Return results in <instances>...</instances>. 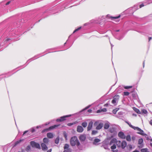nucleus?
I'll return each mask as SVG.
<instances>
[{
  "instance_id": "nucleus-1",
  "label": "nucleus",
  "mask_w": 152,
  "mask_h": 152,
  "mask_svg": "<svg viewBox=\"0 0 152 152\" xmlns=\"http://www.w3.org/2000/svg\"><path fill=\"white\" fill-rule=\"evenodd\" d=\"M70 144L73 146L76 145L78 148L80 150H82V147H80V143L76 136H74L71 137L70 140Z\"/></svg>"
},
{
  "instance_id": "nucleus-2",
  "label": "nucleus",
  "mask_w": 152,
  "mask_h": 152,
  "mask_svg": "<svg viewBox=\"0 0 152 152\" xmlns=\"http://www.w3.org/2000/svg\"><path fill=\"white\" fill-rule=\"evenodd\" d=\"M42 56H41V54H38L37 55H35L34 56V57L32 58H31L29 59V60H28L26 63L25 64L23 65L22 66H20V67H22L23 66V67H26V66L27 65L32 61L34 60V59H37V58H39L40 57Z\"/></svg>"
},
{
  "instance_id": "nucleus-3",
  "label": "nucleus",
  "mask_w": 152,
  "mask_h": 152,
  "mask_svg": "<svg viewBox=\"0 0 152 152\" xmlns=\"http://www.w3.org/2000/svg\"><path fill=\"white\" fill-rule=\"evenodd\" d=\"M10 36H14V37L12 38H7L6 40H5V41L4 42V43H6L7 42H8L11 40L14 39V40H15V41L18 40L19 39H18V38L17 39V38H16L17 37H19L20 36V35H21V34H19L18 33H17V34L14 33L12 35H11V34H10Z\"/></svg>"
},
{
  "instance_id": "nucleus-4",
  "label": "nucleus",
  "mask_w": 152,
  "mask_h": 152,
  "mask_svg": "<svg viewBox=\"0 0 152 152\" xmlns=\"http://www.w3.org/2000/svg\"><path fill=\"white\" fill-rule=\"evenodd\" d=\"M110 145L109 140L108 139L105 140L102 142V147H103L106 150H110L108 148V145Z\"/></svg>"
},
{
  "instance_id": "nucleus-5",
  "label": "nucleus",
  "mask_w": 152,
  "mask_h": 152,
  "mask_svg": "<svg viewBox=\"0 0 152 152\" xmlns=\"http://www.w3.org/2000/svg\"><path fill=\"white\" fill-rule=\"evenodd\" d=\"M71 115H64L61 117L59 118H57L56 119V121L57 122H62L66 120V118L71 117Z\"/></svg>"
},
{
  "instance_id": "nucleus-6",
  "label": "nucleus",
  "mask_w": 152,
  "mask_h": 152,
  "mask_svg": "<svg viewBox=\"0 0 152 152\" xmlns=\"http://www.w3.org/2000/svg\"><path fill=\"white\" fill-rule=\"evenodd\" d=\"M30 144L33 148H36L39 149L41 148L39 144L34 141H31L30 142Z\"/></svg>"
},
{
  "instance_id": "nucleus-7",
  "label": "nucleus",
  "mask_w": 152,
  "mask_h": 152,
  "mask_svg": "<svg viewBox=\"0 0 152 152\" xmlns=\"http://www.w3.org/2000/svg\"><path fill=\"white\" fill-rule=\"evenodd\" d=\"M134 129H134V130H137V131H139V132H137V134H140L143 136H147V134L145 133H144V131L142 130L140 128L138 127H135Z\"/></svg>"
},
{
  "instance_id": "nucleus-8",
  "label": "nucleus",
  "mask_w": 152,
  "mask_h": 152,
  "mask_svg": "<svg viewBox=\"0 0 152 152\" xmlns=\"http://www.w3.org/2000/svg\"><path fill=\"white\" fill-rule=\"evenodd\" d=\"M139 9L138 7V5H135L133 7H132L128 9H127V11H129V10H132V11L131 12L129 13L130 14H133L134 12L137 10V9Z\"/></svg>"
},
{
  "instance_id": "nucleus-9",
  "label": "nucleus",
  "mask_w": 152,
  "mask_h": 152,
  "mask_svg": "<svg viewBox=\"0 0 152 152\" xmlns=\"http://www.w3.org/2000/svg\"><path fill=\"white\" fill-rule=\"evenodd\" d=\"M119 98V95H116L115 96L112 101V103L115 105L117 104L118 100Z\"/></svg>"
},
{
  "instance_id": "nucleus-10",
  "label": "nucleus",
  "mask_w": 152,
  "mask_h": 152,
  "mask_svg": "<svg viewBox=\"0 0 152 152\" xmlns=\"http://www.w3.org/2000/svg\"><path fill=\"white\" fill-rule=\"evenodd\" d=\"M118 135V137L121 139H125L126 138V136L125 135L124 133L122 132H119Z\"/></svg>"
},
{
  "instance_id": "nucleus-11",
  "label": "nucleus",
  "mask_w": 152,
  "mask_h": 152,
  "mask_svg": "<svg viewBox=\"0 0 152 152\" xmlns=\"http://www.w3.org/2000/svg\"><path fill=\"white\" fill-rule=\"evenodd\" d=\"M24 22V20L23 19L20 20L18 21L16 23V27L18 28L20 27L22 24L23 22Z\"/></svg>"
},
{
  "instance_id": "nucleus-12",
  "label": "nucleus",
  "mask_w": 152,
  "mask_h": 152,
  "mask_svg": "<svg viewBox=\"0 0 152 152\" xmlns=\"http://www.w3.org/2000/svg\"><path fill=\"white\" fill-rule=\"evenodd\" d=\"M91 106L90 105H89L88 106H87L85 108L83 109L82 110L80 111L79 112L76 113V115H80V113H82V112H83L85 110H86L87 109L89 108Z\"/></svg>"
},
{
  "instance_id": "nucleus-13",
  "label": "nucleus",
  "mask_w": 152,
  "mask_h": 152,
  "mask_svg": "<svg viewBox=\"0 0 152 152\" xmlns=\"http://www.w3.org/2000/svg\"><path fill=\"white\" fill-rule=\"evenodd\" d=\"M127 145L126 142L125 141L123 140L122 142L121 145H120V147H121L122 149H124Z\"/></svg>"
},
{
  "instance_id": "nucleus-14",
  "label": "nucleus",
  "mask_w": 152,
  "mask_h": 152,
  "mask_svg": "<svg viewBox=\"0 0 152 152\" xmlns=\"http://www.w3.org/2000/svg\"><path fill=\"white\" fill-rule=\"evenodd\" d=\"M41 146L42 150L45 151L47 150L48 148L45 144L43 143H42L41 144Z\"/></svg>"
},
{
  "instance_id": "nucleus-15",
  "label": "nucleus",
  "mask_w": 152,
  "mask_h": 152,
  "mask_svg": "<svg viewBox=\"0 0 152 152\" xmlns=\"http://www.w3.org/2000/svg\"><path fill=\"white\" fill-rule=\"evenodd\" d=\"M93 122L92 121H91L88 124V127H87V131H89L91 130L92 128Z\"/></svg>"
},
{
  "instance_id": "nucleus-16",
  "label": "nucleus",
  "mask_w": 152,
  "mask_h": 152,
  "mask_svg": "<svg viewBox=\"0 0 152 152\" xmlns=\"http://www.w3.org/2000/svg\"><path fill=\"white\" fill-rule=\"evenodd\" d=\"M83 131V127L80 126H78L77 127V131L78 132H82Z\"/></svg>"
},
{
  "instance_id": "nucleus-17",
  "label": "nucleus",
  "mask_w": 152,
  "mask_h": 152,
  "mask_svg": "<svg viewBox=\"0 0 152 152\" xmlns=\"http://www.w3.org/2000/svg\"><path fill=\"white\" fill-rule=\"evenodd\" d=\"M79 140L81 141H84L86 139V136L84 135H81L79 137Z\"/></svg>"
},
{
  "instance_id": "nucleus-18",
  "label": "nucleus",
  "mask_w": 152,
  "mask_h": 152,
  "mask_svg": "<svg viewBox=\"0 0 152 152\" xmlns=\"http://www.w3.org/2000/svg\"><path fill=\"white\" fill-rule=\"evenodd\" d=\"M103 126V124L102 123H100L96 126V128L97 130H99L102 129Z\"/></svg>"
},
{
  "instance_id": "nucleus-19",
  "label": "nucleus",
  "mask_w": 152,
  "mask_h": 152,
  "mask_svg": "<svg viewBox=\"0 0 152 152\" xmlns=\"http://www.w3.org/2000/svg\"><path fill=\"white\" fill-rule=\"evenodd\" d=\"M23 139H20L16 141L15 143V144L13 146V147H14L16 146L18 144L20 143L23 140Z\"/></svg>"
},
{
  "instance_id": "nucleus-20",
  "label": "nucleus",
  "mask_w": 152,
  "mask_h": 152,
  "mask_svg": "<svg viewBox=\"0 0 152 152\" xmlns=\"http://www.w3.org/2000/svg\"><path fill=\"white\" fill-rule=\"evenodd\" d=\"M110 126L109 123L108 122L105 123L104 125V128L105 129H108Z\"/></svg>"
},
{
  "instance_id": "nucleus-21",
  "label": "nucleus",
  "mask_w": 152,
  "mask_h": 152,
  "mask_svg": "<svg viewBox=\"0 0 152 152\" xmlns=\"http://www.w3.org/2000/svg\"><path fill=\"white\" fill-rule=\"evenodd\" d=\"M117 140L115 138H113L110 141V142H109L110 145H111L113 143H116L117 142Z\"/></svg>"
},
{
  "instance_id": "nucleus-22",
  "label": "nucleus",
  "mask_w": 152,
  "mask_h": 152,
  "mask_svg": "<svg viewBox=\"0 0 152 152\" xmlns=\"http://www.w3.org/2000/svg\"><path fill=\"white\" fill-rule=\"evenodd\" d=\"M116 129V128L115 127H110L109 129V131L111 133H113L115 132Z\"/></svg>"
},
{
  "instance_id": "nucleus-23",
  "label": "nucleus",
  "mask_w": 152,
  "mask_h": 152,
  "mask_svg": "<svg viewBox=\"0 0 152 152\" xmlns=\"http://www.w3.org/2000/svg\"><path fill=\"white\" fill-rule=\"evenodd\" d=\"M60 125V124L59 125H54L51 126L49 127V129L50 130L53 129H55L56 128L58 127Z\"/></svg>"
},
{
  "instance_id": "nucleus-24",
  "label": "nucleus",
  "mask_w": 152,
  "mask_h": 152,
  "mask_svg": "<svg viewBox=\"0 0 152 152\" xmlns=\"http://www.w3.org/2000/svg\"><path fill=\"white\" fill-rule=\"evenodd\" d=\"M133 110L137 113L138 114H141V112L140 111V110L134 107L133 108Z\"/></svg>"
},
{
  "instance_id": "nucleus-25",
  "label": "nucleus",
  "mask_w": 152,
  "mask_h": 152,
  "mask_svg": "<svg viewBox=\"0 0 152 152\" xmlns=\"http://www.w3.org/2000/svg\"><path fill=\"white\" fill-rule=\"evenodd\" d=\"M47 136L48 138H52L53 137V135L52 133L49 132L47 134Z\"/></svg>"
},
{
  "instance_id": "nucleus-26",
  "label": "nucleus",
  "mask_w": 152,
  "mask_h": 152,
  "mask_svg": "<svg viewBox=\"0 0 152 152\" xmlns=\"http://www.w3.org/2000/svg\"><path fill=\"white\" fill-rule=\"evenodd\" d=\"M15 1L14 0H12L11 1H8L5 4V5H9L10 3H11V4L13 5L14 4Z\"/></svg>"
},
{
  "instance_id": "nucleus-27",
  "label": "nucleus",
  "mask_w": 152,
  "mask_h": 152,
  "mask_svg": "<svg viewBox=\"0 0 152 152\" xmlns=\"http://www.w3.org/2000/svg\"><path fill=\"white\" fill-rule=\"evenodd\" d=\"M145 136V137L146 138L147 140H150V145L152 147V138L150 139V138H149V137L148 136L147 137H146L147 136Z\"/></svg>"
},
{
  "instance_id": "nucleus-28",
  "label": "nucleus",
  "mask_w": 152,
  "mask_h": 152,
  "mask_svg": "<svg viewBox=\"0 0 152 152\" xmlns=\"http://www.w3.org/2000/svg\"><path fill=\"white\" fill-rule=\"evenodd\" d=\"M115 37L116 38L118 39L119 40H121L124 37L122 35H120V36H118L116 35Z\"/></svg>"
},
{
  "instance_id": "nucleus-29",
  "label": "nucleus",
  "mask_w": 152,
  "mask_h": 152,
  "mask_svg": "<svg viewBox=\"0 0 152 152\" xmlns=\"http://www.w3.org/2000/svg\"><path fill=\"white\" fill-rule=\"evenodd\" d=\"M43 142L45 144H47L49 142V139L46 137L44 138L43 139Z\"/></svg>"
},
{
  "instance_id": "nucleus-30",
  "label": "nucleus",
  "mask_w": 152,
  "mask_h": 152,
  "mask_svg": "<svg viewBox=\"0 0 152 152\" xmlns=\"http://www.w3.org/2000/svg\"><path fill=\"white\" fill-rule=\"evenodd\" d=\"M125 122L130 127L133 129H135L134 128L135 127V126H134L131 125V123L127 121H126Z\"/></svg>"
},
{
  "instance_id": "nucleus-31",
  "label": "nucleus",
  "mask_w": 152,
  "mask_h": 152,
  "mask_svg": "<svg viewBox=\"0 0 152 152\" xmlns=\"http://www.w3.org/2000/svg\"><path fill=\"white\" fill-rule=\"evenodd\" d=\"M148 113V112L147 110L145 109H143L142 110L141 112V114H146Z\"/></svg>"
},
{
  "instance_id": "nucleus-32",
  "label": "nucleus",
  "mask_w": 152,
  "mask_h": 152,
  "mask_svg": "<svg viewBox=\"0 0 152 152\" xmlns=\"http://www.w3.org/2000/svg\"><path fill=\"white\" fill-rule=\"evenodd\" d=\"M121 142L120 141H118L116 142V144L118 148L120 147V145H121Z\"/></svg>"
},
{
  "instance_id": "nucleus-33",
  "label": "nucleus",
  "mask_w": 152,
  "mask_h": 152,
  "mask_svg": "<svg viewBox=\"0 0 152 152\" xmlns=\"http://www.w3.org/2000/svg\"><path fill=\"white\" fill-rule=\"evenodd\" d=\"M100 141V140L98 138H96L94 139L93 142L94 144H95L96 143L99 142Z\"/></svg>"
},
{
  "instance_id": "nucleus-34",
  "label": "nucleus",
  "mask_w": 152,
  "mask_h": 152,
  "mask_svg": "<svg viewBox=\"0 0 152 152\" xmlns=\"http://www.w3.org/2000/svg\"><path fill=\"white\" fill-rule=\"evenodd\" d=\"M126 140L128 141H130L131 140V136L129 134H128L126 137Z\"/></svg>"
},
{
  "instance_id": "nucleus-35",
  "label": "nucleus",
  "mask_w": 152,
  "mask_h": 152,
  "mask_svg": "<svg viewBox=\"0 0 152 152\" xmlns=\"http://www.w3.org/2000/svg\"><path fill=\"white\" fill-rule=\"evenodd\" d=\"M132 96L133 98L135 99H137L138 98V95L136 94L133 93L132 94Z\"/></svg>"
},
{
  "instance_id": "nucleus-36",
  "label": "nucleus",
  "mask_w": 152,
  "mask_h": 152,
  "mask_svg": "<svg viewBox=\"0 0 152 152\" xmlns=\"http://www.w3.org/2000/svg\"><path fill=\"white\" fill-rule=\"evenodd\" d=\"M143 141V140L142 138H140L139 139L138 144H143L142 143Z\"/></svg>"
},
{
  "instance_id": "nucleus-37",
  "label": "nucleus",
  "mask_w": 152,
  "mask_h": 152,
  "mask_svg": "<svg viewBox=\"0 0 152 152\" xmlns=\"http://www.w3.org/2000/svg\"><path fill=\"white\" fill-rule=\"evenodd\" d=\"M120 17H121L120 15H119L117 16L112 17H111V19L112 20H113L114 19H118L119 18H120Z\"/></svg>"
},
{
  "instance_id": "nucleus-38",
  "label": "nucleus",
  "mask_w": 152,
  "mask_h": 152,
  "mask_svg": "<svg viewBox=\"0 0 152 152\" xmlns=\"http://www.w3.org/2000/svg\"><path fill=\"white\" fill-rule=\"evenodd\" d=\"M50 130V129H49V127L48 128H46L45 129H44L42 131V133H44L45 132H47L49 131Z\"/></svg>"
},
{
  "instance_id": "nucleus-39",
  "label": "nucleus",
  "mask_w": 152,
  "mask_h": 152,
  "mask_svg": "<svg viewBox=\"0 0 152 152\" xmlns=\"http://www.w3.org/2000/svg\"><path fill=\"white\" fill-rule=\"evenodd\" d=\"M69 145L68 144H65L64 147V149H69Z\"/></svg>"
},
{
  "instance_id": "nucleus-40",
  "label": "nucleus",
  "mask_w": 152,
  "mask_h": 152,
  "mask_svg": "<svg viewBox=\"0 0 152 152\" xmlns=\"http://www.w3.org/2000/svg\"><path fill=\"white\" fill-rule=\"evenodd\" d=\"M148 149L147 148H142L141 149V152H148Z\"/></svg>"
},
{
  "instance_id": "nucleus-41",
  "label": "nucleus",
  "mask_w": 152,
  "mask_h": 152,
  "mask_svg": "<svg viewBox=\"0 0 152 152\" xmlns=\"http://www.w3.org/2000/svg\"><path fill=\"white\" fill-rule=\"evenodd\" d=\"M87 123L86 122H83L82 124V126L84 128L86 127V126H87Z\"/></svg>"
},
{
  "instance_id": "nucleus-42",
  "label": "nucleus",
  "mask_w": 152,
  "mask_h": 152,
  "mask_svg": "<svg viewBox=\"0 0 152 152\" xmlns=\"http://www.w3.org/2000/svg\"><path fill=\"white\" fill-rule=\"evenodd\" d=\"M29 131H30V130H26V131H25L24 132L23 134L22 135V136H24L25 134H26V133H27L28 134H30V133L29 132Z\"/></svg>"
},
{
  "instance_id": "nucleus-43",
  "label": "nucleus",
  "mask_w": 152,
  "mask_h": 152,
  "mask_svg": "<svg viewBox=\"0 0 152 152\" xmlns=\"http://www.w3.org/2000/svg\"><path fill=\"white\" fill-rule=\"evenodd\" d=\"M59 141V138L58 137H57L55 141V143L56 144H58V143Z\"/></svg>"
},
{
  "instance_id": "nucleus-44",
  "label": "nucleus",
  "mask_w": 152,
  "mask_h": 152,
  "mask_svg": "<svg viewBox=\"0 0 152 152\" xmlns=\"http://www.w3.org/2000/svg\"><path fill=\"white\" fill-rule=\"evenodd\" d=\"M63 134L64 137H65V139L66 140H67V133L65 132H64L63 133Z\"/></svg>"
},
{
  "instance_id": "nucleus-45",
  "label": "nucleus",
  "mask_w": 152,
  "mask_h": 152,
  "mask_svg": "<svg viewBox=\"0 0 152 152\" xmlns=\"http://www.w3.org/2000/svg\"><path fill=\"white\" fill-rule=\"evenodd\" d=\"M76 124V123L75 122H74L73 123H69L67 124V126H72L73 125L75 124Z\"/></svg>"
},
{
  "instance_id": "nucleus-46",
  "label": "nucleus",
  "mask_w": 152,
  "mask_h": 152,
  "mask_svg": "<svg viewBox=\"0 0 152 152\" xmlns=\"http://www.w3.org/2000/svg\"><path fill=\"white\" fill-rule=\"evenodd\" d=\"M118 110V108H115L113 109V113L114 114H115Z\"/></svg>"
},
{
  "instance_id": "nucleus-47",
  "label": "nucleus",
  "mask_w": 152,
  "mask_h": 152,
  "mask_svg": "<svg viewBox=\"0 0 152 152\" xmlns=\"http://www.w3.org/2000/svg\"><path fill=\"white\" fill-rule=\"evenodd\" d=\"M116 148V145L115 144L113 145L111 147V148L112 150H114Z\"/></svg>"
},
{
  "instance_id": "nucleus-48",
  "label": "nucleus",
  "mask_w": 152,
  "mask_h": 152,
  "mask_svg": "<svg viewBox=\"0 0 152 152\" xmlns=\"http://www.w3.org/2000/svg\"><path fill=\"white\" fill-rule=\"evenodd\" d=\"M98 132V131L96 130H93L91 134L92 135L96 134Z\"/></svg>"
},
{
  "instance_id": "nucleus-49",
  "label": "nucleus",
  "mask_w": 152,
  "mask_h": 152,
  "mask_svg": "<svg viewBox=\"0 0 152 152\" xmlns=\"http://www.w3.org/2000/svg\"><path fill=\"white\" fill-rule=\"evenodd\" d=\"M129 92L128 91H124V95L125 96H127L129 95Z\"/></svg>"
},
{
  "instance_id": "nucleus-50",
  "label": "nucleus",
  "mask_w": 152,
  "mask_h": 152,
  "mask_svg": "<svg viewBox=\"0 0 152 152\" xmlns=\"http://www.w3.org/2000/svg\"><path fill=\"white\" fill-rule=\"evenodd\" d=\"M132 86H124V88L125 89H128L129 88H132Z\"/></svg>"
},
{
  "instance_id": "nucleus-51",
  "label": "nucleus",
  "mask_w": 152,
  "mask_h": 152,
  "mask_svg": "<svg viewBox=\"0 0 152 152\" xmlns=\"http://www.w3.org/2000/svg\"><path fill=\"white\" fill-rule=\"evenodd\" d=\"M30 130L29 132L30 133L31 132V133H33L35 131V129L34 128H32L31 129L29 130Z\"/></svg>"
},
{
  "instance_id": "nucleus-52",
  "label": "nucleus",
  "mask_w": 152,
  "mask_h": 152,
  "mask_svg": "<svg viewBox=\"0 0 152 152\" xmlns=\"http://www.w3.org/2000/svg\"><path fill=\"white\" fill-rule=\"evenodd\" d=\"M26 150L27 151H29L31 150V147L29 145H28L26 147Z\"/></svg>"
},
{
  "instance_id": "nucleus-53",
  "label": "nucleus",
  "mask_w": 152,
  "mask_h": 152,
  "mask_svg": "<svg viewBox=\"0 0 152 152\" xmlns=\"http://www.w3.org/2000/svg\"><path fill=\"white\" fill-rule=\"evenodd\" d=\"M146 2L147 4H149L152 3V0H147Z\"/></svg>"
},
{
  "instance_id": "nucleus-54",
  "label": "nucleus",
  "mask_w": 152,
  "mask_h": 152,
  "mask_svg": "<svg viewBox=\"0 0 152 152\" xmlns=\"http://www.w3.org/2000/svg\"><path fill=\"white\" fill-rule=\"evenodd\" d=\"M99 122L97 121H96L94 123V126H97L99 124Z\"/></svg>"
},
{
  "instance_id": "nucleus-55",
  "label": "nucleus",
  "mask_w": 152,
  "mask_h": 152,
  "mask_svg": "<svg viewBox=\"0 0 152 152\" xmlns=\"http://www.w3.org/2000/svg\"><path fill=\"white\" fill-rule=\"evenodd\" d=\"M63 152H71V151L70 149H64Z\"/></svg>"
},
{
  "instance_id": "nucleus-56",
  "label": "nucleus",
  "mask_w": 152,
  "mask_h": 152,
  "mask_svg": "<svg viewBox=\"0 0 152 152\" xmlns=\"http://www.w3.org/2000/svg\"><path fill=\"white\" fill-rule=\"evenodd\" d=\"M106 17L107 18H110L111 19V17H112V16H111L109 14H108L106 16Z\"/></svg>"
},
{
  "instance_id": "nucleus-57",
  "label": "nucleus",
  "mask_w": 152,
  "mask_h": 152,
  "mask_svg": "<svg viewBox=\"0 0 152 152\" xmlns=\"http://www.w3.org/2000/svg\"><path fill=\"white\" fill-rule=\"evenodd\" d=\"M127 147L129 148V149L130 150L132 149V145L130 144H129L128 145Z\"/></svg>"
},
{
  "instance_id": "nucleus-58",
  "label": "nucleus",
  "mask_w": 152,
  "mask_h": 152,
  "mask_svg": "<svg viewBox=\"0 0 152 152\" xmlns=\"http://www.w3.org/2000/svg\"><path fill=\"white\" fill-rule=\"evenodd\" d=\"M102 112H105L107 111V110L106 108H104L102 109H101Z\"/></svg>"
},
{
  "instance_id": "nucleus-59",
  "label": "nucleus",
  "mask_w": 152,
  "mask_h": 152,
  "mask_svg": "<svg viewBox=\"0 0 152 152\" xmlns=\"http://www.w3.org/2000/svg\"><path fill=\"white\" fill-rule=\"evenodd\" d=\"M81 28H82V27L80 26V27H78V28L76 29H75L77 31H78L79 30H80Z\"/></svg>"
},
{
  "instance_id": "nucleus-60",
  "label": "nucleus",
  "mask_w": 152,
  "mask_h": 152,
  "mask_svg": "<svg viewBox=\"0 0 152 152\" xmlns=\"http://www.w3.org/2000/svg\"><path fill=\"white\" fill-rule=\"evenodd\" d=\"M140 145L138 146V147L139 148H142L143 147V144H140Z\"/></svg>"
},
{
  "instance_id": "nucleus-61",
  "label": "nucleus",
  "mask_w": 152,
  "mask_h": 152,
  "mask_svg": "<svg viewBox=\"0 0 152 152\" xmlns=\"http://www.w3.org/2000/svg\"><path fill=\"white\" fill-rule=\"evenodd\" d=\"M144 5L143 4H140L139 6V8H141L142 7H144Z\"/></svg>"
},
{
  "instance_id": "nucleus-62",
  "label": "nucleus",
  "mask_w": 152,
  "mask_h": 152,
  "mask_svg": "<svg viewBox=\"0 0 152 152\" xmlns=\"http://www.w3.org/2000/svg\"><path fill=\"white\" fill-rule=\"evenodd\" d=\"M102 111L101 109L98 110L97 111V113H99L101 112Z\"/></svg>"
},
{
  "instance_id": "nucleus-63",
  "label": "nucleus",
  "mask_w": 152,
  "mask_h": 152,
  "mask_svg": "<svg viewBox=\"0 0 152 152\" xmlns=\"http://www.w3.org/2000/svg\"><path fill=\"white\" fill-rule=\"evenodd\" d=\"M127 10H126L125 11V12H128V14H130L129 13H130L131 12V11H132V10H129V11H127Z\"/></svg>"
},
{
  "instance_id": "nucleus-64",
  "label": "nucleus",
  "mask_w": 152,
  "mask_h": 152,
  "mask_svg": "<svg viewBox=\"0 0 152 152\" xmlns=\"http://www.w3.org/2000/svg\"><path fill=\"white\" fill-rule=\"evenodd\" d=\"M92 110H91V109H89L87 111L88 113H90L92 112Z\"/></svg>"
}]
</instances>
